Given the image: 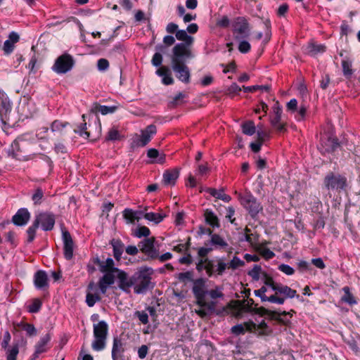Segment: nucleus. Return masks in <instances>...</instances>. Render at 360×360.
I'll use <instances>...</instances> for the list:
<instances>
[{
  "mask_svg": "<svg viewBox=\"0 0 360 360\" xmlns=\"http://www.w3.org/2000/svg\"><path fill=\"white\" fill-rule=\"evenodd\" d=\"M232 32L235 40L248 39L250 35V27L248 19L243 16L235 18L232 22Z\"/></svg>",
  "mask_w": 360,
  "mask_h": 360,
  "instance_id": "1a4fd4ad",
  "label": "nucleus"
},
{
  "mask_svg": "<svg viewBox=\"0 0 360 360\" xmlns=\"http://www.w3.org/2000/svg\"><path fill=\"white\" fill-rule=\"evenodd\" d=\"M124 217L127 219L129 222L132 223L135 219L139 220L141 219L140 216L136 215V212L131 209L127 208L123 212Z\"/></svg>",
  "mask_w": 360,
  "mask_h": 360,
  "instance_id": "a19ab883",
  "label": "nucleus"
},
{
  "mask_svg": "<svg viewBox=\"0 0 360 360\" xmlns=\"http://www.w3.org/2000/svg\"><path fill=\"white\" fill-rule=\"evenodd\" d=\"M205 271L209 276H212L215 271L214 269L213 262L212 260H209L207 258H206L205 262Z\"/></svg>",
  "mask_w": 360,
  "mask_h": 360,
  "instance_id": "0e129e2a",
  "label": "nucleus"
},
{
  "mask_svg": "<svg viewBox=\"0 0 360 360\" xmlns=\"http://www.w3.org/2000/svg\"><path fill=\"white\" fill-rule=\"evenodd\" d=\"M186 94L182 92L178 93L172 101H170L168 103V106L170 108H174L178 105H180L184 103V98L186 97Z\"/></svg>",
  "mask_w": 360,
  "mask_h": 360,
  "instance_id": "c9c22d12",
  "label": "nucleus"
},
{
  "mask_svg": "<svg viewBox=\"0 0 360 360\" xmlns=\"http://www.w3.org/2000/svg\"><path fill=\"white\" fill-rule=\"evenodd\" d=\"M274 291H275L276 294H281L285 295V297H291L290 295L292 292L291 289L286 285H281L280 283H277L275 288H274Z\"/></svg>",
  "mask_w": 360,
  "mask_h": 360,
  "instance_id": "37998d69",
  "label": "nucleus"
},
{
  "mask_svg": "<svg viewBox=\"0 0 360 360\" xmlns=\"http://www.w3.org/2000/svg\"><path fill=\"white\" fill-rule=\"evenodd\" d=\"M162 52L155 53L151 60V63L155 67H159L162 65V56L161 54Z\"/></svg>",
  "mask_w": 360,
  "mask_h": 360,
  "instance_id": "6e6d98bb",
  "label": "nucleus"
},
{
  "mask_svg": "<svg viewBox=\"0 0 360 360\" xmlns=\"http://www.w3.org/2000/svg\"><path fill=\"white\" fill-rule=\"evenodd\" d=\"M343 291L345 295L342 297V300L346 303L349 304H354L356 303L355 298L353 295L350 292L349 288L348 286H345L343 288Z\"/></svg>",
  "mask_w": 360,
  "mask_h": 360,
  "instance_id": "4c0bfd02",
  "label": "nucleus"
},
{
  "mask_svg": "<svg viewBox=\"0 0 360 360\" xmlns=\"http://www.w3.org/2000/svg\"><path fill=\"white\" fill-rule=\"evenodd\" d=\"M75 63L70 54L64 53L56 59L51 70L58 75L66 74L73 68Z\"/></svg>",
  "mask_w": 360,
  "mask_h": 360,
  "instance_id": "9b49d317",
  "label": "nucleus"
},
{
  "mask_svg": "<svg viewBox=\"0 0 360 360\" xmlns=\"http://www.w3.org/2000/svg\"><path fill=\"white\" fill-rule=\"evenodd\" d=\"M55 215L50 212H40L35 216L32 224L27 230V241L32 243L36 236L37 229L40 226L45 231H51L55 225Z\"/></svg>",
  "mask_w": 360,
  "mask_h": 360,
  "instance_id": "7ed1b4c3",
  "label": "nucleus"
},
{
  "mask_svg": "<svg viewBox=\"0 0 360 360\" xmlns=\"http://www.w3.org/2000/svg\"><path fill=\"white\" fill-rule=\"evenodd\" d=\"M34 285L38 290H44L49 287V278L46 271L39 270L34 274Z\"/></svg>",
  "mask_w": 360,
  "mask_h": 360,
  "instance_id": "4be33fe9",
  "label": "nucleus"
},
{
  "mask_svg": "<svg viewBox=\"0 0 360 360\" xmlns=\"http://www.w3.org/2000/svg\"><path fill=\"white\" fill-rule=\"evenodd\" d=\"M244 265L245 262L243 260H241L239 257L234 256L233 259L231 260V262L229 263V268L236 269Z\"/></svg>",
  "mask_w": 360,
  "mask_h": 360,
  "instance_id": "3c124183",
  "label": "nucleus"
},
{
  "mask_svg": "<svg viewBox=\"0 0 360 360\" xmlns=\"http://www.w3.org/2000/svg\"><path fill=\"white\" fill-rule=\"evenodd\" d=\"M14 49V44L10 41L6 40L4 44L3 50L6 55H9Z\"/></svg>",
  "mask_w": 360,
  "mask_h": 360,
  "instance_id": "338daca9",
  "label": "nucleus"
},
{
  "mask_svg": "<svg viewBox=\"0 0 360 360\" xmlns=\"http://www.w3.org/2000/svg\"><path fill=\"white\" fill-rule=\"evenodd\" d=\"M30 218V213L27 208H20L13 215L12 218L13 223L19 226L27 224Z\"/></svg>",
  "mask_w": 360,
  "mask_h": 360,
  "instance_id": "412c9836",
  "label": "nucleus"
},
{
  "mask_svg": "<svg viewBox=\"0 0 360 360\" xmlns=\"http://www.w3.org/2000/svg\"><path fill=\"white\" fill-rule=\"evenodd\" d=\"M155 238H147L139 244L141 251L150 259H157L159 256L158 249L155 246Z\"/></svg>",
  "mask_w": 360,
  "mask_h": 360,
  "instance_id": "ddd939ff",
  "label": "nucleus"
},
{
  "mask_svg": "<svg viewBox=\"0 0 360 360\" xmlns=\"http://www.w3.org/2000/svg\"><path fill=\"white\" fill-rule=\"evenodd\" d=\"M51 340V335L49 333L46 334L41 337L39 342L35 345V352L32 355V359H35L39 357V355L41 353L47 351L46 345Z\"/></svg>",
  "mask_w": 360,
  "mask_h": 360,
  "instance_id": "b1692460",
  "label": "nucleus"
},
{
  "mask_svg": "<svg viewBox=\"0 0 360 360\" xmlns=\"http://www.w3.org/2000/svg\"><path fill=\"white\" fill-rule=\"evenodd\" d=\"M326 47L323 44H317L311 43L309 46V52L311 55H316L317 53H323L326 51Z\"/></svg>",
  "mask_w": 360,
  "mask_h": 360,
  "instance_id": "ea45409f",
  "label": "nucleus"
},
{
  "mask_svg": "<svg viewBox=\"0 0 360 360\" xmlns=\"http://www.w3.org/2000/svg\"><path fill=\"white\" fill-rule=\"evenodd\" d=\"M6 360H16L19 353V347L18 345H13L11 348L6 349Z\"/></svg>",
  "mask_w": 360,
  "mask_h": 360,
  "instance_id": "58836bf2",
  "label": "nucleus"
},
{
  "mask_svg": "<svg viewBox=\"0 0 360 360\" xmlns=\"http://www.w3.org/2000/svg\"><path fill=\"white\" fill-rule=\"evenodd\" d=\"M109 68V62L105 58H100L97 62V68L99 71H105Z\"/></svg>",
  "mask_w": 360,
  "mask_h": 360,
  "instance_id": "4d7b16f0",
  "label": "nucleus"
},
{
  "mask_svg": "<svg viewBox=\"0 0 360 360\" xmlns=\"http://www.w3.org/2000/svg\"><path fill=\"white\" fill-rule=\"evenodd\" d=\"M222 287L216 286L214 289L207 290V295H209L212 299L223 298L224 293L222 292Z\"/></svg>",
  "mask_w": 360,
  "mask_h": 360,
  "instance_id": "79ce46f5",
  "label": "nucleus"
},
{
  "mask_svg": "<svg viewBox=\"0 0 360 360\" xmlns=\"http://www.w3.org/2000/svg\"><path fill=\"white\" fill-rule=\"evenodd\" d=\"M166 217L165 214L155 212H147L143 215V218L150 221H153L155 224H159Z\"/></svg>",
  "mask_w": 360,
  "mask_h": 360,
  "instance_id": "72a5a7b5",
  "label": "nucleus"
},
{
  "mask_svg": "<svg viewBox=\"0 0 360 360\" xmlns=\"http://www.w3.org/2000/svg\"><path fill=\"white\" fill-rule=\"evenodd\" d=\"M217 26L223 28H226L230 25V20L226 15L222 16L217 22Z\"/></svg>",
  "mask_w": 360,
  "mask_h": 360,
  "instance_id": "69168bd1",
  "label": "nucleus"
},
{
  "mask_svg": "<svg viewBox=\"0 0 360 360\" xmlns=\"http://www.w3.org/2000/svg\"><path fill=\"white\" fill-rule=\"evenodd\" d=\"M120 139V135L117 129L112 127L110 129L105 138L107 141H117Z\"/></svg>",
  "mask_w": 360,
  "mask_h": 360,
  "instance_id": "09e8293b",
  "label": "nucleus"
},
{
  "mask_svg": "<svg viewBox=\"0 0 360 360\" xmlns=\"http://www.w3.org/2000/svg\"><path fill=\"white\" fill-rule=\"evenodd\" d=\"M150 229L145 226H142L137 228V229L135 231L134 236L140 238L142 237H147L150 235Z\"/></svg>",
  "mask_w": 360,
  "mask_h": 360,
  "instance_id": "de8ad7c7",
  "label": "nucleus"
},
{
  "mask_svg": "<svg viewBox=\"0 0 360 360\" xmlns=\"http://www.w3.org/2000/svg\"><path fill=\"white\" fill-rule=\"evenodd\" d=\"M44 198V191L41 188H38L34 191L32 196V200L34 205H40Z\"/></svg>",
  "mask_w": 360,
  "mask_h": 360,
  "instance_id": "a18cd8bd",
  "label": "nucleus"
},
{
  "mask_svg": "<svg viewBox=\"0 0 360 360\" xmlns=\"http://www.w3.org/2000/svg\"><path fill=\"white\" fill-rule=\"evenodd\" d=\"M205 219L207 224L213 228H219V222L217 215L211 210H206L205 211Z\"/></svg>",
  "mask_w": 360,
  "mask_h": 360,
  "instance_id": "cd10ccee",
  "label": "nucleus"
},
{
  "mask_svg": "<svg viewBox=\"0 0 360 360\" xmlns=\"http://www.w3.org/2000/svg\"><path fill=\"white\" fill-rule=\"evenodd\" d=\"M242 131L244 134L252 136L256 132V127L253 121L249 120L242 124Z\"/></svg>",
  "mask_w": 360,
  "mask_h": 360,
  "instance_id": "f704fd0d",
  "label": "nucleus"
},
{
  "mask_svg": "<svg viewBox=\"0 0 360 360\" xmlns=\"http://www.w3.org/2000/svg\"><path fill=\"white\" fill-rule=\"evenodd\" d=\"M254 304V301L252 299L247 300V303L244 304V309L247 311L254 312L255 314H258L261 316L268 315L271 316L272 318L276 319L280 322L283 323L285 325H288L290 323V313L283 312V314L276 313L271 311L268 309H266L264 307L260 308H253L252 305Z\"/></svg>",
  "mask_w": 360,
  "mask_h": 360,
  "instance_id": "6e6552de",
  "label": "nucleus"
},
{
  "mask_svg": "<svg viewBox=\"0 0 360 360\" xmlns=\"http://www.w3.org/2000/svg\"><path fill=\"white\" fill-rule=\"evenodd\" d=\"M210 243L215 248H226L228 246L227 243L219 235L212 233L210 237Z\"/></svg>",
  "mask_w": 360,
  "mask_h": 360,
  "instance_id": "473e14b6",
  "label": "nucleus"
},
{
  "mask_svg": "<svg viewBox=\"0 0 360 360\" xmlns=\"http://www.w3.org/2000/svg\"><path fill=\"white\" fill-rule=\"evenodd\" d=\"M125 351L124 343L118 338H114L112 347V360H124V352Z\"/></svg>",
  "mask_w": 360,
  "mask_h": 360,
  "instance_id": "aec40b11",
  "label": "nucleus"
},
{
  "mask_svg": "<svg viewBox=\"0 0 360 360\" xmlns=\"http://www.w3.org/2000/svg\"><path fill=\"white\" fill-rule=\"evenodd\" d=\"M260 255L266 259H271L274 257L275 254L270 249L266 248H262L259 250Z\"/></svg>",
  "mask_w": 360,
  "mask_h": 360,
  "instance_id": "052dcab7",
  "label": "nucleus"
},
{
  "mask_svg": "<svg viewBox=\"0 0 360 360\" xmlns=\"http://www.w3.org/2000/svg\"><path fill=\"white\" fill-rule=\"evenodd\" d=\"M247 331L258 335H264L269 334L271 330L264 319L257 321V323L252 321H248L235 325L231 328V333L236 336L244 335Z\"/></svg>",
  "mask_w": 360,
  "mask_h": 360,
  "instance_id": "20e7f679",
  "label": "nucleus"
},
{
  "mask_svg": "<svg viewBox=\"0 0 360 360\" xmlns=\"http://www.w3.org/2000/svg\"><path fill=\"white\" fill-rule=\"evenodd\" d=\"M110 244L112 247L115 259L120 261L124 250V243L120 239L113 238L110 240Z\"/></svg>",
  "mask_w": 360,
  "mask_h": 360,
  "instance_id": "a878e982",
  "label": "nucleus"
},
{
  "mask_svg": "<svg viewBox=\"0 0 360 360\" xmlns=\"http://www.w3.org/2000/svg\"><path fill=\"white\" fill-rule=\"evenodd\" d=\"M321 146L324 152L332 153L339 146V143L336 138L328 136L326 139H321Z\"/></svg>",
  "mask_w": 360,
  "mask_h": 360,
  "instance_id": "393cba45",
  "label": "nucleus"
},
{
  "mask_svg": "<svg viewBox=\"0 0 360 360\" xmlns=\"http://www.w3.org/2000/svg\"><path fill=\"white\" fill-rule=\"evenodd\" d=\"M323 184L328 190L340 193L347 187V178L340 174L330 172L325 176Z\"/></svg>",
  "mask_w": 360,
  "mask_h": 360,
  "instance_id": "9d476101",
  "label": "nucleus"
},
{
  "mask_svg": "<svg viewBox=\"0 0 360 360\" xmlns=\"http://www.w3.org/2000/svg\"><path fill=\"white\" fill-rule=\"evenodd\" d=\"M240 91L241 88L236 83H233L229 87H228L226 94L229 96L233 97L235 95H238Z\"/></svg>",
  "mask_w": 360,
  "mask_h": 360,
  "instance_id": "603ef678",
  "label": "nucleus"
},
{
  "mask_svg": "<svg viewBox=\"0 0 360 360\" xmlns=\"http://www.w3.org/2000/svg\"><path fill=\"white\" fill-rule=\"evenodd\" d=\"M153 269L146 266L141 267L132 275V283L134 292L143 294L147 290L153 288L151 282Z\"/></svg>",
  "mask_w": 360,
  "mask_h": 360,
  "instance_id": "39448f33",
  "label": "nucleus"
},
{
  "mask_svg": "<svg viewBox=\"0 0 360 360\" xmlns=\"http://www.w3.org/2000/svg\"><path fill=\"white\" fill-rule=\"evenodd\" d=\"M179 176V169L165 170L162 175V183L165 186H174Z\"/></svg>",
  "mask_w": 360,
  "mask_h": 360,
  "instance_id": "5701e85b",
  "label": "nucleus"
},
{
  "mask_svg": "<svg viewBox=\"0 0 360 360\" xmlns=\"http://www.w3.org/2000/svg\"><path fill=\"white\" fill-rule=\"evenodd\" d=\"M163 43L165 45L158 44L156 46L155 49L160 52L165 53L167 46H170L175 43V38L172 35H167L163 38Z\"/></svg>",
  "mask_w": 360,
  "mask_h": 360,
  "instance_id": "2f4dec72",
  "label": "nucleus"
},
{
  "mask_svg": "<svg viewBox=\"0 0 360 360\" xmlns=\"http://www.w3.org/2000/svg\"><path fill=\"white\" fill-rule=\"evenodd\" d=\"M262 268L259 265H255L254 267L249 271L248 275L252 278L255 281L259 279V274L261 273Z\"/></svg>",
  "mask_w": 360,
  "mask_h": 360,
  "instance_id": "864d4df0",
  "label": "nucleus"
},
{
  "mask_svg": "<svg viewBox=\"0 0 360 360\" xmlns=\"http://www.w3.org/2000/svg\"><path fill=\"white\" fill-rule=\"evenodd\" d=\"M76 134L84 139L90 138V133L86 131V123L84 122L80 124L77 129L74 130Z\"/></svg>",
  "mask_w": 360,
  "mask_h": 360,
  "instance_id": "c03bdc74",
  "label": "nucleus"
},
{
  "mask_svg": "<svg viewBox=\"0 0 360 360\" xmlns=\"http://www.w3.org/2000/svg\"><path fill=\"white\" fill-rule=\"evenodd\" d=\"M297 269L301 272L310 271L312 268L310 264L306 261H300L297 263Z\"/></svg>",
  "mask_w": 360,
  "mask_h": 360,
  "instance_id": "13d9d810",
  "label": "nucleus"
},
{
  "mask_svg": "<svg viewBox=\"0 0 360 360\" xmlns=\"http://www.w3.org/2000/svg\"><path fill=\"white\" fill-rule=\"evenodd\" d=\"M192 291L197 300H201L205 298L207 295L205 280L200 278L193 281Z\"/></svg>",
  "mask_w": 360,
  "mask_h": 360,
  "instance_id": "6ab92c4d",
  "label": "nucleus"
},
{
  "mask_svg": "<svg viewBox=\"0 0 360 360\" xmlns=\"http://www.w3.org/2000/svg\"><path fill=\"white\" fill-rule=\"evenodd\" d=\"M22 329L26 331L27 334L30 336H34L37 335V330L32 324L25 323L24 324Z\"/></svg>",
  "mask_w": 360,
  "mask_h": 360,
  "instance_id": "e2e57ef3",
  "label": "nucleus"
},
{
  "mask_svg": "<svg viewBox=\"0 0 360 360\" xmlns=\"http://www.w3.org/2000/svg\"><path fill=\"white\" fill-rule=\"evenodd\" d=\"M117 280L118 288L124 292H129L133 285L132 276L129 277L128 274L123 270L120 269L115 274Z\"/></svg>",
  "mask_w": 360,
  "mask_h": 360,
  "instance_id": "f3484780",
  "label": "nucleus"
},
{
  "mask_svg": "<svg viewBox=\"0 0 360 360\" xmlns=\"http://www.w3.org/2000/svg\"><path fill=\"white\" fill-rule=\"evenodd\" d=\"M135 314L139 318V321L143 323L146 324L148 323V315L146 311H137Z\"/></svg>",
  "mask_w": 360,
  "mask_h": 360,
  "instance_id": "774afa93",
  "label": "nucleus"
},
{
  "mask_svg": "<svg viewBox=\"0 0 360 360\" xmlns=\"http://www.w3.org/2000/svg\"><path fill=\"white\" fill-rule=\"evenodd\" d=\"M272 108L274 115L271 119V123L279 132H283L285 130V126L281 122L282 108L278 101L274 104Z\"/></svg>",
  "mask_w": 360,
  "mask_h": 360,
  "instance_id": "a211bd4d",
  "label": "nucleus"
},
{
  "mask_svg": "<svg viewBox=\"0 0 360 360\" xmlns=\"http://www.w3.org/2000/svg\"><path fill=\"white\" fill-rule=\"evenodd\" d=\"M206 191L210 193L212 196L220 199L223 200L224 202H229L231 201V198L230 195L224 193V189L221 188L219 190H217L215 188H208Z\"/></svg>",
  "mask_w": 360,
  "mask_h": 360,
  "instance_id": "bb28decb",
  "label": "nucleus"
},
{
  "mask_svg": "<svg viewBox=\"0 0 360 360\" xmlns=\"http://www.w3.org/2000/svg\"><path fill=\"white\" fill-rule=\"evenodd\" d=\"M101 300L100 295L97 293H93L91 292H87L86 295V303L89 307H92L94 304Z\"/></svg>",
  "mask_w": 360,
  "mask_h": 360,
  "instance_id": "e433bc0d",
  "label": "nucleus"
},
{
  "mask_svg": "<svg viewBox=\"0 0 360 360\" xmlns=\"http://www.w3.org/2000/svg\"><path fill=\"white\" fill-rule=\"evenodd\" d=\"M116 109V106L101 105L98 103H94L92 106L91 111L96 113L101 112L102 115H105L107 114L113 113Z\"/></svg>",
  "mask_w": 360,
  "mask_h": 360,
  "instance_id": "c756f323",
  "label": "nucleus"
},
{
  "mask_svg": "<svg viewBox=\"0 0 360 360\" xmlns=\"http://www.w3.org/2000/svg\"><path fill=\"white\" fill-rule=\"evenodd\" d=\"M12 110V102L7 94L0 90V122L3 125L6 124L8 114Z\"/></svg>",
  "mask_w": 360,
  "mask_h": 360,
  "instance_id": "4468645a",
  "label": "nucleus"
},
{
  "mask_svg": "<svg viewBox=\"0 0 360 360\" xmlns=\"http://www.w3.org/2000/svg\"><path fill=\"white\" fill-rule=\"evenodd\" d=\"M235 214V209L233 207H228L226 208V218L228 219L232 224H236V218L233 217Z\"/></svg>",
  "mask_w": 360,
  "mask_h": 360,
  "instance_id": "680f3d73",
  "label": "nucleus"
},
{
  "mask_svg": "<svg viewBox=\"0 0 360 360\" xmlns=\"http://www.w3.org/2000/svg\"><path fill=\"white\" fill-rule=\"evenodd\" d=\"M62 240L64 257L67 260H71L74 256L75 244L70 233L67 230H62Z\"/></svg>",
  "mask_w": 360,
  "mask_h": 360,
  "instance_id": "2eb2a0df",
  "label": "nucleus"
},
{
  "mask_svg": "<svg viewBox=\"0 0 360 360\" xmlns=\"http://www.w3.org/2000/svg\"><path fill=\"white\" fill-rule=\"evenodd\" d=\"M68 124V122H62L59 120H55L52 122L51 129L52 131H60Z\"/></svg>",
  "mask_w": 360,
  "mask_h": 360,
  "instance_id": "5fc2aeb1",
  "label": "nucleus"
},
{
  "mask_svg": "<svg viewBox=\"0 0 360 360\" xmlns=\"http://www.w3.org/2000/svg\"><path fill=\"white\" fill-rule=\"evenodd\" d=\"M197 304L199 306L198 309H195V313L201 318H205L211 316L215 313L216 302H206L205 298L201 300H197Z\"/></svg>",
  "mask_w": 360,
  "mask_h": 360,
  "instance_id": "dca6fc26",
  "label": "nucleus"
},
{
  "mask_svg": "<svg viewBox=\"0 0 360 360\" xmlns=\"http://www.w3.org/2000/svg\"><path fill=\"white\" fill-rule=\"evenodd\" d=\"M176 38L179 41H183L182 44H186V47L192 44L193 38L187 34L186 30H179L176 32Z\"/></svg>",
  "mask_w": 360,
  "mask_h": 360,
  "instance_id": "7c9ffc66",
  "label": "nucleus"
},
{
  "mask_svg": "<svg viewBox=\"0 0 360 360\" xmlns=\"http://www.w3.org/2000/svg\"><path fill=\"white\" fill-rule=\"evenodd\" d=\"M93 328L94 340L91 343V347L94 351L99 352L105 347L108 326L105 321H100L94 323Z\"/></svg>",
  "mask_w": 360,
  "mask_h": 360,
  "instance_id": "423d86ee",
  "label": "nucleus"
},
{
  "mask_svg": "<svg viewBox=\"0 0 360 360\" xmlns=\"http://www.w3.org/2000/svg\"><path fill=\"white\" fill-rule=\"evenodd\" d=\"M342 68L343 75L347 79H350L354 73L352 69V60L346 58L342 60Z\"/></svg>",
  "mask_w": 360,
  "mask_h": 360,
  "instance_id": "c85d7f7f",
  "label": "nucleus"
},
{
  "mask_svg": "<svg viewBox=\"0 0 360 360\" xmlns=\"http://www.w3.org/2000/svg\"><path fill=\"white\" fill-rule=\"evenodd\" d=\"M193 57L191 49L186 47V44L178 43L172 49L170 58L172 69L176 77L184 84L191 82V70L186 63Z\"/></svg>",
  "mask_w": 360,
  "mask_h": 360,
  "instance_id": "f257e3e1",
  "label": "nucleus"
},
{
  "mask_svg": "<svg viewBox=\"0 0 360 360\" xmlns=\"http://www.w3.org/2000/svg\"><path fill=\"white\" fill-rule=\"evenodd\" d=\"M226 268H229V264L224 262L223 260L219 259L218 261L216 272L218 275H222Z\"/></svg>",
  "mask_w": 360,
  "mask_h": 360,
  "instance_id": "bf43d9fd",
  "label": "nucleus"
},
{
  "mask_svg": "<svg viewBox=\"0 0 360 360\" xmlns=\"http://www.w3.org/2000/svg\"><path fill=\"white\" fill-rule=\"evenodd\" d=\"M247 39H248L236 40L239 42L238 47V51L242 53H247L250 51L251 46Z\"/></svg>",
  "mask_w": 360,
  "mask_h": 360,
  "instance_id": "49530a36",
  "label": "nucleus"
},
{
  "mask_svg": "<svg viewBox=\"0 0 360 360\" xmlns=\"http://www.w3.org/2000/svg\"><path fill=\"white\" fill-rule=\"evenodd\" d=\"M238 200L241 205L249 212L252 217H255L258 213L262 210L261 203L250 192H245V194L238 193Z\"/></svg>",
  "mask_w": 360,
  "mask_h": 360,
  "instance_id": "0eeeda50",
  "label": "nucleus"
},
{
  "mask_svg": "<svg viewBox=\"0 0 360 360\" xmlns=\"http://www.w3.org/2000/svg\"><path fill=\"white\" fill-rule=\"evenodd\" d=\"M42 303L39 299H34L32 303L28 307V311L30 313H37L41 307Z\"/></svg>",
  "mask_w": 360,
  "mask_h": 360,
  "instance_id": "8fccbe9b",
  "label": "nucleus"
},
{
  "mask_svg": "<svg viewBox=\"0 0 360 360\" xmlns=\"http://www.w3.org/2000/svg\"><path fill=\"white\" fill-rule=\"evenodd\" d=\"M94 263L99 266L101 272L104 275L100 278L98 285L102 294H105L108 288L115 283V275L120 269L115 266L113 259L108 257L105 261H101L98 257L94 259Z\"/></svg>",
  "mask_w": 360,
  "mask_h": 360,
  "instance_id": "f03ea898",
  "label": "nucleus"
},
{
  "mask_svg": "<svg viewBox=\"0 0 360 360\" xmlns=\"http://www.w3.org/2000/svg\"><path fill=\"white\" fill-rule=\"evenodd\" d=\"M156 126L154 124H150L141 131L140 135H136L133 143L135 146L144 147L151 141L153 136L156 134Z\"/></svg>",
  "mask_w": 360,
  "mask_h": 360,
  "instance_id": "f8f14e48",
  "label": "nucleus"
}]
</instances>
